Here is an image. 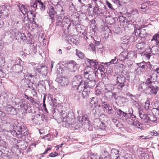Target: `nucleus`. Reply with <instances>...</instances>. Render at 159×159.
<instances>
[{
	"label": "nucleus",
	"instance_id": "nucleus-1",
	"mask_svg": "<svg viewBox=\"0 0 159 159\" xmlns=\"http://www.w3.org/2000/svg\"><path fill=\"white\" fill-rule=\"evenodd\" d=\"M85 81L83 79L80 75H75L72 81V86L73 88L77 89L80 92H83L84 89Z\"/></svg>",
	"mask_w": 159,
	"mask_h": 159
},
{
	"label": "nucleus",
	"instance_id": "nucleus-2",
	"mask_svg": "<svg viewBox=\"0 0 159 159\" xmlns=\"http://www.w3.org/2000/svg\"><path fill=\"white\" fill-rule=\"evenodd\" d=\"M62 121V125L63 127H69L70 126L71 120H72L73 118H74L73 113L70 112L67 115V113L65 111H61L60 113Z\"/></svg>",
	"mask_w": 159,
	"mask_h": 159
},
{
	"label": "nucleus",
	"instance_id": "nucleus-3",
	"mask_svg": "<svg viewBox=\"0 0 159 159\" xmlns=\"http://www.w3.org/2000/svg\"><path fill=\"white\" fill-rule=\"evenodd\" d=\"M96 82L95 80L88 81L85 80L84 90L82 93L83 98H85L90 92L91 88L93 87L96 84Z\"/></svg>",
	"mask_w": 159,
	"mask_h": 159
},
{
	"label": "nucleus",
	"instance_id": "nucleus-4",
	"mask_svg": "<svg viewBox=\"0 0 159 159\" xmlns=\"http://www.w3.org/2000/svg\"><path fill=\"white\" fill-rule=\"evenodd\" d=\"M157 76L154 75L152 74L150 75L146 81V84L147 86H151V85L159 84V83L157 81Z\"/></svg>",
	"mask_w": 159,
	"mask_h": 159
},
{
	"label": "nucleus",
	"instance_id": "nucleus-5",
	"mask_svg": "<svg viewBox=\"0 0 159 159\" xmlns=\"http://www.w3.org/2000/svg\"><path fill=\"white\" fill-rule=\"evenodd\" d=\"M136 31L137 34L136 36H139L141 40L144 41L147 39L150 36V34L146 32L145 29L141 30L140 31L138 30Z\"/></svg>",
	"mask_w": 159,
	"mask_h": 159
},
{
	"label": "nucleus",
	"instance_id": "nucleus-6",
	"mask_svg": "<svg viewBox=\"0 0 159 159\" xmlns=\"http://www.w3.org/2000/svg\"><path fill=\"white\" fill-rule=\"evenodd\" d=\"M117 82L116 85L119 89H122L125 86V78L123 75H118L117 77Z\"/></svg>",
	"mask_w": 159,
	"mask_h": 159
},
{
	"label": "nucleus",
	"instance_id": "nucleus-7",
	"mask_svg": "<svg viewBox=\"0 0 159 159\" xmlns=\"http://www.w3.org/2000/svg\"><path fill=\"white\" fill-rule=\"evenodd\" d=\"M94 125L99 129L102 130H107L108 128L106 125V123H104L100 121V119L96 118L94 120Z\"/></svg>",
	"mask_w": 159,
	"mask_h": 159
},
{
	"label": "nucleus",
	"instance_id": "nucleus-8",
	"mask_svg": "<svg viewBox=\"0 0 159 159\" xmlns=\"http://www.w3.org/2000/svg\"><path fill=\"white\" fill-rule=\"evenodd\" d=\"M16 135H21L25 136L27 135L28 132L27 129L26 128L25 129L24 126L22 127L20 126H16L15 130H14Z\"/></svg>",
	"mask_w": 159,
	"mask_h": 159
},
{
	"label": "nucleus",
	"instance_id": "nucleus-9",
	"mask_svg": "<svg viewBox=\"0 0 159 159\" xmlns=\"http://www.w3.org/2000/svg\"><path fill=\"white\" fill-rule=\"evenodd\" d=\"M147 86V92L151 95H155L159 90V84L151 85V86Z\"/></svg>",
	"mask_w": 159,
	"mask_h": 159
},
{
	"label": "nucleus",
	"instance_id": "nucleus-10",
	"mask_svg": "<svg viewBox=\"0 0 159 159\" xmlns=\"http://www.w3.org/2000/svg\"><path fill=\"white\" fill-rule=\"evenodd\" d=\"M57 10L59 11L60 13L58 15H57V22L58 23H61L63 20L64 16L65 14V11L64 10L63 7L60 5H59L57 6Z\"/></svg>",
	"mask_w": 159,
	"mask_h": 159
},
{
	"label": "nucleus",
	"instance_id": "nucleus-11",
	"mask_svg": "<svg viewBox=\"0 0 159 159\" xmlns=\"http://www.w3.org/2000/svg\"><path fill=\"white\" fill-rule=\"evenodd\" d=\"M58 8H54L52 6H51L48 9V13L49 16L52 22V21L55 20L54 16L57 14V12H59L57 11V9Z\"/></svg>",
	"mask_w": 159,
	"mask_h": 159
},
{
	"label": "nucleus",
	"instance_id": "nucleus-12",
	"mask_svg": "<svg viewBox=\"0 0 159 159\" xmlns=\"http://www.w3.org/2000/svg\"><path fill=\"white\" fill-rule=\"evenodd\" d=\"M38 3H39V5L40 8V9L42 11H44L45 7V6L43 3L41 2V0H31L30 2V5L31 6H33L34 8L37 7Z\"/></svg>",
	"mask_w": 159,
	"mask_h": 159
},
{
	"label": "nucleus",
	"instance_id": "nucleus-13",
	"mask_svg": "<svg viewBox=\"0 0 159 159\" xmlns=\"http://www.w3.org/2000/svg\"><path fill=\"white\" fill-rule=\"evenodd\" d=\"M34 68L35 71L38 72L42 75H45L47 73V67L45 66L39 65L36 68Z\"/></svg>",
	"mask_w": 159,
	"mask_h": 159
},
{
	"label": "nucleus",
	"instance_id": "nucleus-14",
	"mask_svg": "<svg viewBox=\"0 0 159 159\" xmlns=\"http://www.w3.org/2000/svg\"><path fill=\"white\" fill-rule=\"evenodd\" d=\"M55 80L62 86L67 85L69 82V80L67 78L63 76L57 78Z\"/></svg>",
	"mask_w": 159,
	"mask_h": 159
},
{
	"label": "nucleus",
	"instance_id": "nucleus-15",
	"mask_svg": "<svg viewBox=\"0 0 159 159\" xmlns=\"http://www.w3.org/2000/svg\"><path fill=\"white\" fill-rule=\"evenodd\" d=\"M42 115L37 114L32 117V123L35 124L39 125L42 124L43 120V119Z\"/></svg>",
	"mask_w": 159,
	"mask_h": 159
},
{
	"label": "nucleus",
	"instance_id": "nucleus-16",
	"mask_svg": "<svg viewBox=\"0 0 159 159\" xmlns=\"http://www.w3.org/2000/svg\"><path fill=\"white\" fill-rule=\"evenodd\" d=\"M78 119L79 122L82 123L83 125H87V127L89 126L90 121L87 115L79 116Z\"/></svg>",
	"mask_w": 159,
	"mask_h": 159
},
{
	"label": "nucleus",
	"instance_id": "nucleus-17",
	"mask_svg": "<svg viewBox=\"0 0 159 159\" xmlns=\"http://www.w3.org/2000/svg\"><path fill=\"white\" fill-rule=\"evenodd\" d=\"M139 115L142 121L145 123H148L149 120V114H146L142 111H139Z\"/></svg>",
	"mask_w": 159,
	"mask_h": 159
},
{
	"label": "nucleus",
	"instance_id": "nucleus-18",
	"mask_svg": "<svg viewBox=\"0 0 159 159\" xmlns=\"http://www.w3.org/2000/svg\"><path fill=\"white\" fill-rule=\"evenodd\" d=\"M5 110L8 114L11 115H13L16 114V109L11 105H7L6 107Z\"/></svg>",
	"mask_w": 159,
	"mask_h": 159
},
{
	"label": "nucleus",
	"instance_id": "nucleus-19",
	"mask_svg": "<svg viewBox=\"0 0 159 159\" xmlns=\"http://www.w3.org/2000/svg\"><path fill=\"white\" fill-rule=\"evenodd\" d=\"M87 61L90 65L91 66H92L94 68L95 71H96V70H98L97 68H96L98 65V63L96 60H94L93 59L91 60L88 59Z\"/></svg>",
	"mask_w": 159,
	"mask_h": 159
},
{
	"label": "nucleus",
	"instance_id": "nucleus-20",
	"mask_svg": "<svg viewBox=\"0 0 159 159\" xmlns=\"http://www.w3.org/2000/svg\"><path fill=\"white\" fill-rule=\"evenodd\" d=\"M84 78L87 79L88 81H90L95 80L96 74L94 73L88 74H84Z\"/></svg>",
	"mask_w": 159,
	"mask_h": 159
},
{
	"label": "nucleus",
	"instance_id": "nucleus-21",
	"mask_svg": "<svg viewBox=\"0 0 159 159\" xmlns=\"http://www.w3.org/2000/svg\"><path fill=\"white\" fill-rule=\"evenodd\" d=\"M136 46L139 50L141 51L144 50V48L146 46V44L144 41H143L137 44Z\"/></svg>",
	"mask_w": 159,
	"mask_h": 159
},
{
	"label": "nucleus",
	"instance_id": "nucleus-22",
	"mask_svg": "<svg viewBox=\"0 0 159 159\" xmlns=\"http://www.w3.org/2000/svg\"><path fill=\"white\" fill-rule=\"evenodd\" d=\"M127 52L123 51L121 52L119 55V60L122 61H127Z\"/></svg>",
	"mask_w": 159,
	"mask_h": 159
},
{
	"label": "nucleus",
	"instance_id": "nucleus-23",
	"mask_svg": "<svg viewBox=\"0 0 159 159\" xmlns=\"http://www.w3.org/2000/svg\"><path fill=\"white\" fill-rule=\"evenodd\" d=\"M93 10V12L96 14H104V10L102 8V7H94Z\"/></svg>",
	"mask_w": 159,
	"mask_h": 159
},
{
	"label": "nucleus",
	"instance_id": "nucleus-24",
	"mask_svg": "<svg viewBox=\"0 0 159 159\" xmlns=\"http://www.w3.org/2000/svg\"><path fill=\"white\" fill-rule=\"evenodd\" d=\"M152 1H146L144 2L141 5L140 8L142 9H144L146 10L147 8V6L148 5H152Z\"/></svg>",
	"mask_w": 159,
	"mask_h": 159
},
{
	"label": "nucleus",
	"instance_id": "nucleus-25",
	"mask_svg": "<svg viewBox=\"0 0 159 159\" xmlns=\"http://www.w3.org/2000/svg\"><path fill=\"white\" fill-rule=\"evenodd\" d=\"M15 67V71L16 73H21L22 72V67L20 65L16 64L13 67V68Z\"/></svg>",
	"mask_w": 159,
	"mask_h": 159
},
{
	"label": "nucleus",
	"instance_id": "nucleus-26",
	"mask_svg": "<svg viewBox=\"0 0 159 159\" xmlns=\"http://www.w3.org/2000/svg\"><path fill=\"white\" fill-rule=\"evenodd\" d=\"M147 86L146 84V82L145 83L143 82L139 84V89H141V91H143L144 92L147 93L148 90V87H147Z\"/></svg>",
	"mask_w": 159,
	"mask_h": 159
},
{
	"label": "nucleus",
	"instance_id": "nucleus-27",
	"mask_svg": "<svg viewBox=\"0 0 159 159\" xmlns=\"http://www.w3.org/2000/svg\"><path fill=\"white\" fill-rule=\"evenodd\" d=\"M95 73L93 71V68L89 66H87L84 69V74H89Z\"/></svg>",
	"mask_w": 159,
	"mask_h": 159
},
{
	"label": "nucleus",
	"instance_id": "nucleus-28",
	"mask_svg": "<svg viewBox=\"0 0 159 159\" xmlns=\"http://www.w3.org/2000/svg\"><path fill=\"white\" fill-rule=\"evenodd\" d=\"M149 120L148 123L151 124L152 122H155L157 120L156 117L153 114H149Z\"/></svg>",
	"mask_w": 159,
	"mask_h": 159
},
{
	"label": "nucleus",
	"instance_id": "nucleus-29",
	"mask_svg": "<svg viewBox=\"0 0 159 159\" xmlns=\"http://www.w3.org/2000/svg\"><path fill=\"white\" fill-rule=\"evenodd\" d=\"M115 85L112 84H109L105 85V89L109 92L114 89Z\"/></svg>",
	"mask_w": 159,
	"mask_h": 159
},
{
	"label": "nucleus",
	"instance_id": "nucleus-30",
	"mask_svg": "<svg viewBox=\"0 0 159 159\" xmlns=\"http://www.w3.org/2000/svg\"><path fill=\"white\" fill-rule=\"evenodd\" d=\"M111 153L113 155H118L115 158V159H120V157L119 155L120 154L119 153V151L115 148H112L111 150Z\"/></svg>",
	"mask_w": 159,
	"mask_h": 159
},
{
	"label": "nucleus",
	"instance_id": "nucleus-31",
	"mask_svg": "<svg viewBox=\"0 0 159 159\" xmlns=\"http://www.w3.org/2000/svg\"><path fill=\"white\" fill-rule=\"evenodd\" d=\"M117 114V115H119V117H125L127 115V114L124 112L122 111L120 109L118 110L117 112L115 113V114Z\"/></svg>",
	"mask_w": 159,
	"mask_h": 159
},
{
	"label": "nucleus",
	"instance_id": "nucleus-32",
	"mask_svg": "<svg viewBox=\"0 0 159 159\" xmlns=\"http://www.w3.org/2000/svg\"><path fill=\"white\" fill-rule=\"evenodd\" d=\"M137 65L138 66L139 68H141L142 69H143L145 67H147L146 63L144 61L142 62L137 63Z\"/></svg>",
	"mask_w": 159,
	"mask_h": 159
},
{
	"label": "nucleus",
	"instance_id": "nucleus-33",
	"mask_svg": "<svg viewBox=\"0 0 159 159\" xmlns=\"http://www.w3.org/2000/svg\"><path fill=\"white\" fill-rule=\"evenodd\" d=\"M151 52L154 55H156L158 54L159 52V49H158L157 46H153L151 49Z\"/></svg>",
	"mask_w": 159,
	"mask_h": 159
},
{
	"label": "nucleus",
	"instance_id": "nucleus-34",
	"mask_svg": "<svg viewBox=\"0 0 159 159\" xmlns=\"http://www.w3.org/2000/svg\"><path fill=\"white\" fill-rule=\"evenodd\" d=\"M121 40L124 44H126L129 41V37L125 36L121 38Z\"/></svg>",
	"mask_w": 159,
	"mask_h": 159
},
{
	"label": "nucleus",
	"instance_id": "nucleus-35",
	"mask_svg": "<svg viewBox=\"0 0 159 159\" xmlns=\"http://www.w3.org/2000/svg\"><path fill=\"white\" fill-rule=\"evenodd\" d=\"M159 38V33L155 34L153 37L152 41L155 40L156 42V44L159 46V41H158V38Z\"/></svg>",
	"mask_w": 159,
	"mask_h": 159
},
{
	"label": "nucleus",
	"instance_id": "nucleus-36",
	"mask_svg": "<svg viewBox=\"0 0 159 159\" xmlns=\"http://www.w3.org/2000/svg\"><path fill=\"white\" fill-rule=\"evenodd\" d=\"M100 111L98 107H95L93 109L92 112L94 115L95 116L96 115H98L99 114Z\"/></svg>",
	"mask_w": 159,
	"mask_h": 159
},
{
	"label": "nucleus",
	"instance_id": "nucleus-37",
	"mask_svg": "<svg viewBox=\"0 0 159 159\" xmlns=\"http://www.w3.org/2000/svg\"><path fill=\"white\" fill-rule=\"evenodd\" d=\"M75 51L77 55L79 58L82 59L84 57V54L80 50L76 49L75 50Z\"/></svg>",
	"mask_w": 159,
	"mask_h": 159
},
{
	"label": "nucleus",
	"instance_id": "nucleus-38",
	"mask_svg": "<svg viewBox=\"0 0 159 159\" xmlns=\"http://www.w3.org/2000/svg\"><path fill=\"white\" fill-rule=\"evenodd\" d=\"M94 2L95 3V7H102V5L103 4L102 1L101 0H96V1Z\"/></svg>",
	"mask_w": 159,
	"mask_h": 159
},
{
	"label": "nucleus",
	"instance_id": "nucleus-39",
	"mask_svg": "<svg viewBox=\"0 0 159 159\" xmlns=\"http://www.w3.org/2000/svg\"><path fill=\"white\" fill-rule=\"evenodd\" d=\"M110 31V29L109 28L107 27L105 29V30L104 31V35L105 38H107L108 37Z\"/></svg>",
	"mask_w": 159,
	"mask_h": 159
},
{
	"label": "nucleus",
	"instance_id": "nucleus-40",
	"mask_svg": "<svg viewBox=\"0 0 159 159\" xmlns=\"http://www.w3.org/2000/svg\"><path fill=\"white\" fill-rule=\"evenodd\" d=\"M75 61H70L67 63L68 68L70 69L71 71L73 66V62Z\"/></svg>",
	"mask_w": 159,
	"mask_h": 159
},
{
	"label": "nucleus",
	"instance_id": "nucleus-41",
	"mask_svg": "<svg viewBox=\"0 0 159 159\" xmlns=\"http://www.w3.org/2000/svg\"><path fill=\"white\" fill-rule=\"evenodd\" d=\"M74 118H73L72 120H71V123L70 124V127H71L72 128H74L75 129H76V123L75 122Z\"/></svg>",
	"mask_w": 159,
	"mask_h": 159
},
{
	"label": "nucleus",
	"instance_id": "nucleus-42",
	"mask_svg": "<svg viewBox=\"0 0 159 159\" xmlns=\"http://www.w3.org/2000/svg\"><path fill=\"white\" fill-rule=\"evenodd\" d=\"M101 157L103 158L104 157L105 159H107V157L106 156L108 154V152L106 150H103L101 151Z\"/></svg>",
	"mask_w": 159,
	"mask_h": 159
},
{
	"label": "nucleus",
	"instance_id": "nucleus-43",
	"mask_svg": "<svg viewBox=\"0 0 159 159\" xmlns=\"http://www.w3.org/2000/svg\"><path fill=\"white\" fill-rule=\"evenodd\" d=\"M134 57L133 54L131 52H127V61L128 60H131Z\"/></svg>",
	"mask_w": 159,
	"mask_h": 159
},
{
	"label": "nucleus",
	"instance_id": "nucleus-44",
	"mask_svg": "<svg viewBox=\"0 0 159 159\" xmlns=\"http://www.w3.org/2000/svg\"><path fill=\"white\" fill-rule=\"evenodd\" d=\"M78 68V64L75 61L73 62V66L72 68V71L73 72L77 70Z\"/></svg>",
	"mask_w": 159,
	"mask_h": 159
},
{
	"label": "nucleus",
	"instance_id": "nucleus-45",
	"mask_svg": "<svg viewBox=\"0 0 159 159\" xmlns=\"http://www.w3.org/2000/svg\"><path fill=\"white\" fill-rule=\"evenodd\" d=\"M25 98L27 99L28 100H29L30 102L32 103H35V102L34 100V98L32 97H28L27 95H25Z\"/></svg>",
	"mask_w": 159,
	"mask_h": 159
},
{
	"label": "nucleus",
	"instance_id": "nucleus-46",
	"mask_svg": "<svg viewBox=\"0 0 159 159\" xmlns=\"http://www.w3.org/2000/svg\"><path fill=\"white\" fill-rule=\"evenodd\" d=\"M22 22L25 25H27L29 23L28 17H25L24 19L22 20Z\"/></svg>",
	"mask_w": 159,
	"mask_h": 159
},
{
	"label": "nucleus",
	"instance_id": "nucleus-47",
	"mask_svg": "<svg viewBox=\"0 0 159 159\" xmlns=\"http://www.w3.org/2000/svg\"><path fill=\"white\" fill-rule=\"evenodd\" d=\"M106 4L108 6V7L111 10H115V9L113 7L111 4L110 2H109L108 1H106Z\"/></svg>",
	"mask_w": 159,
	"mask_h": 159
},
{
	"label": "nucleus",
	"instance_id": "nucleus-48",
	"mask_svg": "<svg viewBox=\"0 0 159 159\" xmlns=\"http://www.w3.org/2000/svg\"><path fill=\"white\" fill-rule=\"evenodd\" d=\"M150 105V102L147 100L145 103V109L147 110L149 108Z\"/></svg>",
	"mask_w": 159,
	"mask_h": 159
},
{
	"label": "nucleus",
	"instance_id": "nucleus-49",
	"mask_svg": "<svg viewBox=\"0 0 159 159\" xmlns=\"http://www.w3.org/2000/svg\"><path fill=\"white\" fill-rule=\"evenodd\" d=\"M151 134L152 135L159 136V132H158L155 130H153L151 132Z\"/></svg>",
	"mask_w": 159,
	"mask_h": 159
},
{
	"label": "nucleus",
	"instance_id": "nucleus-50",
	"mask_svg": "<svg viewBox=\"0 0 159 159\" xmlns=\"http://www.w3.org/2000/svg\"><path fill=\"white\" fill-rule=\"evenodd\" d=\"M50 1L52 4L56 6L57 7L59 5L58 4V0H50Z\"/></svg>",
	"mask_w": 159,
	"mask_h": 159
},
{
	"label": "nucleus",
	"instance_id": "nucleus-51",
	"mask_svg": "<svg viewBox=\"0 0 159 159\" xmlns=\"http://www.w3.org/2000/svg\"><path fill=\"white\" fill-rule=\"evenodd\" d=\"M20 39L23 41L27 39L24 33L20 34Z\"/></svg>",
	"mask_w": 159,
	"mask_h": 159
},
{
	"label": "nucleus",
	"instance_id": "nucleus-52",
	"mask_svg": "<svg viewBox=\"0 0 159 159\" xmlns=\"http://www.w3.org/2000/svg\"><path fill=\"white\" fill-rule=\"evenodd\" d=\"M102 105L104 108L106 109L109 107V105L107 104V102H103L102 103Z\"/></svg>",
	"mask_w": 159,
	"mask_h": 159
},
{
	"label": "nucleus",
	"instance_id": "nucleus-53",
	"mask_svg": "<svg viewBox=\"0 0 159 159\" xmlns=\"http://www.w3.org/2000/svg\"><path fill=\"white\" fill-rule=\"evenodd\" d=\"M108 108V112L107 113L109 114H113V109H112V107L110 106L107 108Z\"/></svg>",
	"mask_w": 159,
	"mask_h": 159
},
{
	"label": "nucleus",
	"instance_id": "nucleus-54",
	"mask_svg": "<svg viewBox=\"0 0 159 159\" xmlns=\"http://www.w3.org/2000/svg\"><path fill=\"white\" fill-rule=\"evenodd\" d=\"M89 49L90 50H95V46L93 44H90L89 47Z\"/></svg>",
	"mask_w": 159,
	"mask_h": 159
},
{
	"label": "nucleus",
	"instance_id": "nucleus-55",
	"mask_svg": "<svg viewBox=\"0 0 159 159\" xmlns=\"http://www.w3.org/2000/svg\"><path fill=\"white\" fill-rule=\"evenodd\" d=\"M52 101V106H57V100L56 98H54V99H52L51 100Z\"/></svg>",
	"mask_w": 159,
	"mask_h": 159
},
{
	"label": "nucleus",
	"instance_id": "nucleus-56",
	"mask_svg": "<svg viewBox=\"0 0 159 159\" xmlns=\"http://www.w3.org/2000/svg\"><path fill=\"white\" fill-rule=\"evenodd\" d=\"M123 23L125 25H128L130 24V21H129L126 19H124V20L122 21Z\"/></svg>",
	"mask_w": 159,
	"mask_h": 159
},
{
	"label": "nucleus",
	"instance_id": "nucleus-57",
	"mask_svg": "<svg viewBox=\"0 0 159 159\" xmlns=\"http://www.w3.org/2000/svg\"><path fill=\"white\" fill-rule=\"evenodd\" d=\"M118 60H116V57H115L114 59H112L109 62L111 64H115L117 63Z\"/></svg>",
	"mask_w": 159,
	"mask_h": 159
},
{
	"label": "nucleus",
	"instance_id": "nucleus-58",
	"mask_svg": "<svg viewBox=\"0 0 159 159\" xmlns=\"http://www.w3.org/2000/svg\"><path fill=\"white\" fill-rule=\"evenodd\" d=\"M83 126V124L81 122H79L78 121L77 124L76 123V129H77L79 127H80Z\"/></svg>",
	"mask_w": 159,
	"mask_h": 159
},
{
	"label": "nucleus",
	"instance_id": "nucleus-59",
	"mask_svg": "<svg viewBox=\"0 0 159 159\" xmlns=\"http://www.w3.org/2000/svg\"><path fill=\"white\" fill-rule=\"evenodd\" d=\"M113 2L114 3L116 4L117 5H118L119 7L120 6H121V4L120 3V1L119 0H112Z\"/></svg>",
	"mask_w": 159,
	"mask_h": 159
},
{
	"label": "nucleus",
	"instance_id": "nucleus-60",
	"mask_svg": "<svg viewBox=\"0 0 159 159\" xmlns=\"http://www.w3.org/2000/svg\"><path fill=\"white\" fill-rule=\"evenodd\" d=\"M138 26L137 25H136L135 26V27H134L135 30H134V32L135 33V36H137V34L136 33V30H138L139 31H140L141 30H143V29H141L140 28H138V27H137L136 26Z\"/></svg>",
	"mask_w": 159,
	"mask_h": 159
},
{
	"label": "nucleus",
	"instance_id": "nucleus-61",
	"mask_svg": "<svg viewBox=\"0 0 159 159\" xmlns=\"http://www.w3.org/2000/svg\"><path fill=\"white\" fill-rule=\"evenodd\" d=\"M58 154V153L57 152H55L54 153H50L49 156L51 157H54L57 156Z\"/></svg>",
	"mask_w": 159,
	"mask_h": 159
},
{
	"label": "nucleus",
	"instance_id": "nucleus-62",
	"mask_svg": "<svg viewBox=\"0 0 159 159\" xmlns=\"http://www.w3.org/2000/svg\"><path fill=\"white\" fill-rule=\"evenodd\" d=\"M133 125L134 126H136V127L139 128V126H140V123L139 122H137V123L136 122L135 123L133 122Z\"/></svg>",
	"mask_w": 159,
	"mask_h": 159
},
{
	"label": "nucleus",
	"instance_id": "nucleus-63",
	"mask_svg": "<svg viewBox=\"0 0 159 159\" xmlns=\"http://www.w3.org/2000/svg\"><path fill=\"white\" fill-rule=\"evenodd\" d=\"M91 136L92 139H94L97 137L98 136V134L96 133H94V134H92Z\"/></svg>",
	"mask_w": 159,
	"mask_h": 159
},
{
	"label": "nucleus",
	"instance_id": "nucleus-64",
	"mask_svg": "<svg viewBox=\"0 0 159 159\" xmlns=\"http://www.w3.org/2000/svg\"><path fill=\"white\" fill-rule=\"evenodd\" d=\"M0 75H0V77L3 78L4 77V76L5 75V73H4L2 70H0Z\"/></svg>",
	"mask_w": 159,
	"mask_h": 159
}]
</instances>
